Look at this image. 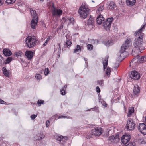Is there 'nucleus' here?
Listing matches in <instances>:
<instances>
[{"instance_id":"obj_1","label":"nucleus","mask_w":146,"mask_h":146,"mask_svg":"<svg viewBox=\"0 0 146 146\" xmlns=\"http://www.w3.org/2000/svg\"><path fill=\"white\" fill-rule=\"evenodd\" d=\"M30 9L32 17L31 27L32 28L34 29L38 23V16L35 11L33 10L32 9Z\"/></svg>"},{"instance_id":"obj_2","label":"nucleus","mask_w":146,"mask_h":146,"mask_svg":"<svg viewBox=\"0 0 146 146\" xmlns=\"http://www.w3.org/2000/svg\"><path fill=\"white\" fill-rule=\"evenodd\" d=\"M140 36L136 38L134 41V45L135 47L138 48L140 50H143L145 49L143 46V45L142 35H139Z\"/></svg>"},{"instance_id":"obj_3","label":"nucleus","mask_w":146,"mask_h":146,"mask_svg":"<svg viewBox=\"0 0 146 146\" xmlns=\"http://www.w3.org/2000/svg\"><path fill=\"white\" fill-rule=\"evenodd\" d=\"M89 10V9L86 7L85 6V3H82L79 8L78 12L81 17L82 18L85 19L87 17Z\"/></svg>"},{"instance_id":"obj_4","label":"nucleus","mask_w":146,"mask_h":146,"mask_svg":"<svg viewBox=\"0 0 146 146\" xmlns=\"http://www.w3.org/2000/svg\"><path fill=\"white\" fill-rule=\"evenodd\" d=\"M26 44L29 48L33 47L36 44L38 39L34 36H28L26 38Z\"/></svg>"},{"instance_id":"obj_5","label":"nucleus","mask_w":146,"mask_h":146,"mask_svg":"<svg viewBox=\"0 0 146 146\" xmlns=\"http://www.w3.org/2000/svg\"><path fill=\"white\" fill-rule=\"evenodd\" d=\"M131 41L130 39H127L125 41V43L123 44L119 51V55L120 57H123L124 56V53L125 52V50L129 47Z\"/></svg>"},{"instance_id":"obj_6","label":"nucleus","mask_w":146,"mask_h":146,"mask_svg":"<svg viewBox=\"0 0 146 146\" xmlns=\"http://www.w3.org/2000/svg\"><path fill=\"white\" fill-rule=\"evenodd\" d=\"M113 20V18L112 17L108 18L106 21L103 22L104 27L106 31L110 30Z\"/></svg>"},{"instance_id":"obj_7","label":"nucleus","mask_w":146,"mask_h":146,"mask_svg":"<svg viewBox=\"0 0 146 146\" xmlns=\"http://www.w3.org/2000/svg\"><path fill=\"white\" fill-rule=\"evenodd\" d=\"M135 124L132 119H129L127 121L126 128L127 130H133L135 127Z\"/></svg>"},{"instance_id":"obj_8","label":"nucleus","mask_w":146,"mask_h":146,"mask_svg":"<svg viewBox=\"0 0 146 146\" xmlns=\"http://www.w3.org/2000/svg\"><path fill=\"white\" fill-rule=\"evenodd\" d=\"M138 129L143 134H146V125L144 123H140L138 126Z\"/></svg>"},{"instance_id":"obj_9","label":"nucleus","mask_w":146,"mask_h":146,"mask_svg":"<svg viewBox=\"0 0 146 146\" xmlns=\"http://www.w3.org/2000/svg\"><path fill=\"white\" fill-rule=\"evenodd\" d=\"M102 130L101 128H94L91 131V133L92 135L95 136H99L102 134Z\"/></svg>"},{"instance_id":"obj_10","label":"nucleus","mask_w":146,"mask_h":146,"mask_svg":"<svg viewBox=\"0 0 146 146\" xmlns=\"http://www.w3.org/2000/svg\"><path fill=\"white\" fill-rule=\"evenodd\" d=\"M62 13V11L60 9L54 8L52 10V13L53 16H61Z\"/></svg>"},{"instance_id":"obj_11","label":"nucleus","mask_w":146,"mask_h":146,"mask_svg":"<svg viewBox=\"0 0 146 146\" xmlns=\"http://www.w3.org/2000/svg\"><path fill=\"white\" fill-rule=\"evenodd\" d=\"M130 135L126 134L122 136L121 138V141L125 145L130 140Z\"/></svg>"},{"instance_id":"obj_12","label":"nucleus","mask_w":146,"mask_h":146,"mask_svg":"<svg viewBox=\"0 0 146 146\" xmlns=\"http://www.w3.org/2000/svg\"><path fill=\"white\" fill-rule=\"evenodd\" d=\"M140 74L137 72L135 71H133L131 72L130 77L133 79L137 80L140 78Z\"/></svg>"},{"instance_id":"obj_13","label":"nucleus","mask_w":146,"mask_h":146,"mask_svg":"<svg viewBox=\"0 0 146 146\" xmlns=\"http://www.w3.org/2000/svg\"><path fill=\"white\" fill-rule=\"evenodd\" d=\"M56 139L58 141V143L63 144L67 141V138L66 137H63L61 136L57 137L56 138Z\"/></svg>"},{"instance_id":"obj_14","label":"nucleus","mask_w":146,"mask_h":146,"mask_svg":"<svg viewBox=\"0 0 146 146\" xmlns=\"http://www.w3.org/2000/svg\"><path fill=\"white\" fill-rule=\"evenodd\" d=\"M140 92V88L137 85L134 86V88L133 89V94L136 96H138Z\"/></svg>"},{"instance_id":"obj_15","label":"nucleus","mask_w":146,"mask_h":146,"mask_svg":"<svg viewBox=\"0 0 146 146\" xmlns=\"http://www.w3.org/2000/svg\"><path fill=\"white\" fill-rule=\"evenodd\" d=\"M108 140H110L111 142L116 143L119 140V139L118 135H116L115 137L112 135L109 137Z\"/></svg>"},{"instance_id":"obj_16","label":"nucleus","mask_w":146,"mask_h":146,"mask_svg":"<svg viewBox=\"0 0 146 146\" xmlns=\"http://www.w3.org/2000/svg\"><path fill=\"white\" fill-rule=\"evenodd\" d=\"M146 26V24H144L143 25L142 27L139 30H138V31H137L136 32H135V36H139V35H143V34L142 33V30L144 29L145 26Z\"/></svg>"},{"instance_id":"obj_17","label":"nucleus","mask_w":146,"mask_h":146,"mask_svg":"<svg viewBox=\"0 0 146 146\" xmlns=\"http://www.w3.org/2000/svg\"><path fill=\"white\" fill-rule=\"evenodd\" d=\"M104 19V18L102 15H99L96 19L97 23L99 25L101 24Z\"/></svg>"},{"instance_id":"obj_18","label":"nucleus","mask_w":146,"mask_h":146,"mask_svg":"<svg viewBox=\"0 0 146 146\" xmlns=\"http://www.w3.org/2000/svg\"><path fill=\"white\" fill-rule=\"evenodd\" d=\"M3 53L6 56H8L12 54V52L9 49H4L3 50Z\"/></svg>"},{"instance_id":"obj_19","label":"nucleus","mask_w":146,"mask_h":146,"mask_svg":"<svg viewBox=\"0 0 146 146\" xmlns=\"http://www.w3.org/2000/svg\"><path fill=\"white\" fill-rule=\"evenodd\" d=\"M34 53L33 52L29 51H27L25 52V56L29 59H31L33 56Z\"/></svg>"},{"instance_id":"obj_20","label":"nucleus","mask_w":146,"mask_h":146,"mask_svg":"<svg viewBox=\"0 0 146 146\" xmlns=\"http://www.w3.org/2000/svg\"><path fill=\"white\" fill-rule=\"evenodd\" d=\"M94 22V19L92 18V16L90 15V18L88 19L87 22V25H91L93 27Z\"/></svg>"},{"instance_id":"obj_21","label":"nucleus","mask_w":146,"mask_h":146,"mask_svg":"<svg viewBox=\"0 0 146 146\" xmlns=\"http://www.w3.org/2000/svg\"><path fill=\"white\" fill-rule=\"evenodd\" d=\"M116 7L115 4L113 2L111 1L108 4L107 8L108 9H113Z\"/></svg>"},{"instance_id":"obj_22","label":"nucleus","mask_w":146,"mask_h":146,"mask_svg":"<svg viewBox=\"0 0 146 146\" xmlns=\"http://www.w3.org/2000/svg\"><path fill=\"white\" fill-rule=\"evenodd\" d=\"M136 3V0H126V3L127 5L132 6L134 5Z\"/></svg>"},{"instance_id":"obj_23","label":"nucleus","mask_w":146,"mask_h":146,"mask_svg":"<svg viewBox=\"0 0 146 146\" xmlns=\"http://www.w3.org/2000/svg\"><path fill=\"white\" fill-rule=\"evenodd\" d=\"M134 108L129 107V108L128 112L127 115V117H130L132 114L134 113Z\"/></svg>"},{"instance_id":"obj_24","label":"nucleus","mask_w":146,"mask_h":146,"mask_svg":"<svg viewBox=\"0 0 146 146\" xmlns=\"http://www.w3.org/2000/svg\"><path fill=\"white\" fill-rule=\"evenodd\" d=\"M108 64V58H105V60L103 61V68L104 69L106 68Z\"/></svg>"},{"instance_id":"obj_25","label":"nucleus","mask_w":146,"mask_h":146,"mask_svg":"<svg viewBox=\"0 0 146 146\" xmlns=\"http://www.w3.org/2000/svg\"><path fill=\"white\" fill-rule=\"evenodd\" d=\"M66 38L67 40L66 42L65 43L64 46L65 47H68V46L69 47L72 44V43L71 42L70 40L68 39L67 36L66 37Z\"/></svg>"},{"instance_id":"obj_26","label":"nucleus","mask_w":146,"mask_h":146,"mask_svg":"<svg viewBox=\"0 0 146 146\" xmlns=\"http://www.w3.org/2000/svg\"><path fill=\"white\" fill-rule=\"evenodd\" d=\"M104 44L107 46H109L113 44V43L112 41L111 40H109L107 42H104Z\"/></svg>"},{"instance_id":"obj_27","label":"nucleus","mask_w":146,"mask_h":146,"mask_svg":"<svg viewBox=\"0 0 146 146\" xmlns=\"http://www.w3.org/2000/svg\"><path fill=\"white\" fill-rule=\"evenodd\" d=\"M45 135L42 132H40L39 135V137L38 138H36V140H40L43 139L44 138Z\"/></svg>"},{"instance_id":"obj_28","label":"nucleus","mask_w":146,"mask_h":146,"mask_svg":"<svg viewBox=\"0 0 146 146\" xmlns=\"http://www.w3.org/2000/svg\"><path fill=\"white\" fill-rule=\"evenodd\" d=\"M81 50V49L80 46L78 45L76 46V47L75 49H74V53H76L79 51H80Z\"/></svg>"},{"instance_id":"obj_29","label":"nucleus","mask_w":146,"mask_h":146,"mask_svg":"<svg viewBox=\"0 0 146 146\" xmlns=\"http://www.w3.org/2000/svg\"><path fill=\"white\" fill-rule=\"evenodd\" d=\"M13 58L12 57H9L6 59V62H5V64L9 63L12 60Z\"/></svg>"},{"instance_id":"obj_30","label":"nucleus","mask_w":146,"mask_h":146,"mask_svg":"<svg viewBox=\"0 0 146 146\" xmlns=\"http://www.w3.org/2000/svg\"><path fill=\"white\" fill-rule=\"evenodd\" d=\"M141 63H143L146 61V56H142L139 59Z\"/></svg>"},{"instance_id":"obj_31","label":"nucleus","mask_w":146,"mask_h":146,"mask_svg":"<svg viewBox=\"0 0 146 146\" xmlns=\"http://www.w3.org/2000/svg\"><path fill=\"white\" fill-rule=\"evenodd\" d=\"M110 72L111 70L110 68L108 67H107L105 72L106 73V74L107 76H110Z\"/></svg>"},{"instance_id":"obj_32","label":"nucleus","mask_w":146,"mask_h":146,"mask_svg":"<svg viewBox=\"0 0 146 146\" xmlns=\"http://www.w3.org/2000/svg\"><path fill=\"white\" fill-rule=\"evenodd\" d=\"M22 55V53L21 52H17L15 54L14 56L17 57V58L21 56V55Z\"/></svg>"},{"instance_id":"obj_33","label":"nucleus","mask_w":146,"mask_h":146,"mask_svg":"<svg viewBox=\"0 0 146 146\" xmlns=\"http://www.w3.org/2000/svg\"><path fill=\"white\" fill-rule=\"evenodd\" d=\"M15 1V0H6L5 2L8 4H9L14 3Z\"/></svg>"},{"instance_id":"obj_34","label":"nucleus","mask_w":146,"mask_h":146,"mask_svg":"<svg viewBox=\"0 0 146 146\" xmlns=\"http://www.w3.org/2000/svg\"><path fill=\"white\" fill-rule=\"evenodd\" d=\"M57 48H58V54L59 55V56H60V51L61 50V48L60 47V45L59 44H57Z\"/></svg>"},{"instance_id":"obj_35","label":"nucleus","mask_w":146,"mask_h":146,"mask_svg":"<svg viewBox=\"0 0 146 146\" xmlns=\"http://www.w3.org/2000/svg\"><path fill=\"white\" fill-rule=\"evenodd\" d=\"M63 24L62 23H61V25L59 27H58L57 29V31H59V32H60L61 30V29L63 28Z\"/></svg>"},{"instance_id":"obj_36","label":"nucleus","mask_w":146,"mask_h":146,"mask_svg":"<svg viewBox=\"0 0 146 146\" xmlns=\"http://www.w3.org/2000/svg\"><path fill=\"white\" fill-rule=\"evenodd\" d=\"M87 49L88 50H91L93 49V46L91 44H88L87 46Z\"/></svg>"},{"instance_id":"obj_37","label":"nucleus","mask_w":146,"mask_h":146,"mask_svg":"<svg viewBox=\"0 0 146 146\" xmlns=\"http://www.w3.org/2000/svg\"><path fill=\"white\" fill-rule=\"evenodd\" d=\"M68 18L65 17H63L61 21L62 22L61 23H62L64 24V23H65L68 20Z\"/></svg>"},{"instance_id":"obj_38","label":"nucleus","mask_w":146,"mask_h":146,"mask_svg":"<svg viewBox=\"0 0 146 146\" xmlns=\"http://www.w3.org/2000/svg\"><path fill=\"white\" fill-rule=\"evenodd\" d=\"M135 143L134 142H133L129 143L127 145H123V146H135Z\"/></svg>"},{"instance_id":"obj_39","label":"nucleus","mask_w":146,"mask_h":146,"mask_svg":"<svg viewBox=\"0 0 146 146\" xmlns=\"http://www.w3.org/2000/svg\"><path fill=\"white\" fill-rule=\"evenodd\" d=\"M3 73L4 76H9V72L7 70L3 71Z\"/></svg>"},{"instance_id":"obj_40","label":"nucleus","mask_w":146,"mask_h":146,"mask_svg":"<svg viewBox=\"0 0 146 146\" xmlns=\"http://www.w3.org/2000/svg\"><path fill=\"white\" fill-rule=\"evenodd\" d=\"M98 83L101 86H103L104 84V80H98L97 81Z\"/></svg>"},{"instance_id":"obj_41","label":"nucleus","mask_w":146,"mask_h":146,"mask_svg":"<svg viewBox=\"0 0 146 146\" xmlns=\"http://www.w3.org/2000/svg\"><path fill=\"white\" fill-rule=\"evenodd\" d=\"M35 77L37 80H40L42 79L41 75L38 74L36 75Z\"/></svg>"},{"instance_id":"obj_42","label":"nucleus","mask_w":146,"mask_h":146,"mask_svg":"<svg viewBox=\"0 0 146 146\" xmlns=\"http://www.w3.org/2000/svg\"><path fill=\"white\" fill-rule=\"evenodd\" d=\"M37 103L38 104L39 106H40L41 104L44 103V101L39 100L38 101Z\"/></svg>"},{"instance_id":"obj_43","label":"nucleus","mask_w":146,"mask_h":146,"mask_svg":"<svg viewBox=\"0 0 146 146\" xmlns=\"http://www.w3.org/2000/svg\"><path fill=\"white\" fill-rule=\"evenodd\" d=\"M49 73V69L47 68H45L44 72V74L46 76H47Z\"/></svg>"},{"instance_id":"obj_44","label":"nucleus","mask_w":146,"mask_h":146,"mask_svg":"<svg viewBox=\"0 0 146 146\" xmlns=\"http://www.w3.org/2000/svg\"><path fill=\"white\" fill-rule=\"evenodd\" d=\"M68 20H69V21L70 23H72V24H73V23H74V19L72 17H70L69 19L68 18Z\"/></svg>"},{"instance_id":"obj_45","label":"nucleus","mask_w":146,"mask_h":146,"mask_svg":"<svg viewBox=\"0 0 146 146\" xmlns=\"http://www.w3.org/2000/svg\"><path fill=\"white\" fill-rule=\"evenodd\" d=\"M69 117H67V116H65L62 115L59 116L58 117V119L62 118H69Z\"/></svg>"},{"instance_id":"obj_46","label":"nucleus","mask_w":146,"mask_h":146,"mask_svg":"<svg viewBox=\"0 0 146 146\" xmlns=\"http://www.w3.org/2000/svg\"><path fill=\"white\" fill-rule=\"evenodd\" d=\"M92 42L93 44L96 45L98 44V40H93Z\"/></svg>"},{"instance_id":"obj_47","label":"nucleus","mask_w":146,"mask_h":146,"mask_svg":"<svg viewBox=\"0 0 146 146\" xmlns=\"http://www.w3.org/2000/svg\"><path fill=\"white\" fill-rule=\"evenodd\" d=\"M37 116V115L33 114L31 116V118L32 120H34Z\"/></svg>"},{"instance_id":"obj_48","label":"nucleus","mask_w":146,"mask_h":146,"mask_svg":"<svg viewBox=\"0 0 146 146\" xmlns=\"http://www.w3.org/2000/svg\"><path fill=\"white\" fill-rule=\"evenodd\" d=\"M104 9V7L103 6H100L98 9V12H100L102 10Z\"/></svg>"},{"instance_id":"obj_49","label":"nucleus","mask_w":146,"mask_h":146,"mask_svg":"<svg viewBox=\"0 0 146 146\" xmlns=\"http://www.w3.org/2000/svg\"><path fill=\"white\" fill-rule=\"evenodd\" d=\"M50 38H47L46 40V42H45L43 44V45L44 46H45L48 43V42L49 41V40Z\"/></svg>"},{"instance_id":"obj_50","label":"nucleus","mask_w":146,"mask_h":146,"mask_svg":"<svg viewBox=\"0 0 146 146\" xmlns=\"http://www.w3.org/2000/svg\"><path fill=\"white\" fill-rule=\"evenodd\" d=\"M91 109L92 110H94L96 111H98V107H97V106H96L94 108Z\"/></svg>"},{"instance_id":"obj_51","label":"nucleus","mask_w":146,"mask_h":146,"mask_svg":"<svg viewBox=\"0 0 146 146\" xmlns=\"http://www.w3.org/2000/svg\"><path fill=\"white\" fill-rule=\"evenodd\" d=\"M93 135H92V134L91 133L90 134H89V135H88L87 136H86V138L87 139H90V138L91 137H92V136Z\"/></svg>"},{"instance_id":"obj_52","label":"nucleus","mask_w":146,"mask_h":146,"mask_svg":"<svg viewBox=\"0 0 146 146\" xmlns=\"http://www.w3.org/2000/svg\"><path fill=\"white\" fill-rule=\"evenodd\" d=\"M60 92L61 94L62 95H64L65 94V91L64 90L62 89V90H60Z\"/></svg>"},{"instance_id":"obj_53","label":"nucleus","mask_w":146,"mask_h":146,"mask_svg":"<svg viewBox=\"0 0 146 146\" xmlns=\"http://www.w3.org/2000/svg\"><path fill=\"white\" fill-rule=\"evenodd\" d=\"M96 89L97 92L98 93H99L100 92V89L99 88V87L98 86H97L96 88Z\"/></svg>"},{"instance_id":"obj_54","label":"nucleus","mask_w":146,"mask_h":146,"mask_svg":"<svg viewBox=\"0 0 146 146\" xmlns=\"http://www.w3.org/2000/svg\"><path fill=\"white\" fill-rule=\"evenodd\" d=\"M46 127H48L49 125L50 121L49 120H47L46 123Z\"/></svg>"},{"instance_id":"obj_55","label":"nucleus","mask_w":146,"mask_h":146,"mask_svg":"<svg viewBox=\"0 0 146 146\" xmlns=\"http://www.w3.org/2000/svg\"><path fill=\"white\" fill-rule=\"evenodd\" d=\"M119 64L118 63H116L115 64V66L114 67V68L115 69H117L118 68V66H119Z\"/></svg>"},{"instance_id":"obj_56","label":"nucleus","mask_w":146,"mask_h":146,"mask_svg":"<svg viewBox=\"0 0 146 146\" xmlns=\"http://www.w3.org/2000/svg\"><path fill=\"white\" fill-rule=\"evenodd\" d=\"M5 103V101H4L1 99H0V104H4Z\"/></svg>"},{"instance_id":"obj_57","label":"nucleus","mask_w":146,"mask_h":146,"mask_svg":"<svg viewBox=\"0 0 146 146\" xmlns=\"http://www.w3.org/2000/svg\"><path fill=\"white\" fill-rule=\"evenodd\" d=\"M7 70L6 69V67H4L3 68L2 70L3 71V72L4 71H5L6 70Z\"/></svg>"},{"instance_id":"obj_58","label":"nucleus","mask_w":146,"mask_h":146,"mask_svg":"<svg viewBox=\"0 0 146 146\" xmlns=\"http://www.w3.org/2000/svg\"><path fill=\"white\" fill-rule=\"evenodd\" d=\"M3 3V2L2 0H0V6Z\"/></svg>"},{"instance_id":"obj_59","label":"nucleus","mask_w":146,"mask_h":146,"mask_svg":"<svg viewBox=\"0 0 146 146\" xmlns=\"http://www.w3.org/2000/svg\"><path fill=\"white\" fill-rule=\"evenodd\" d=\"M67 87V86L65 85L62 88L64 90V88H66Z\"/></svg>"},{"instance_id":"obj_60","label":"nucleus","mask_w":146,"mask_h":146,"mask_svg":"<svg viewBox=\"0 0 146 146\" xmlns=\"http://www.w3.org/2000/svg\"><path fill=\"white\" fill-rule=\"evenodd\" d=\"M2 58H3L2 56L0 55V61L2 60Z\"/></svg>"},{"instance_id":"obj_61","label":"nucleus","mask_w":146,"mask_h":146,"mask_svg":"<svg viewBox=\"0 0 146 146\" xmlns=\"http://www.w3.org/2000/svg\"><path fill=\"white\" fill-rule=\"evenodd\" d=\"M84 59L85 61H86V60H87V59L86 58H85L84 57Z\"/></svg>"},{"instance_id":"obj_62","label":"nucleus","mask_w":146,"mask_h":146,"mask_svg":"<svg viewBox=\"0 0 146 146\" xmlns=\"http://www.w3.org/2000/svg\"><path fill=\"white\" fill-rule=\"evenodd\" d=\"M56 48H54V52H56Z\"/></svg>"},{"instance_id":"obj_63","label":"nucleus","mask_w":146,"mask_h":146,"mask_svg":"<svg viewBox=\"0 0 146 146\" xmlns=\"http://www.w3.org/2000/svg\"><path fill=\"white\" fill-rule=\"evenodd\" d=\"M85 63H87V60H86V61H85Z\"/></svg>"},{"instance_id":"obj_64","label":"nucleus","mask_w":146,"mask_h":146,"mask_svg":"<svg viewBox=\"0 0 146 146\" xmlns=\"http://www.w3.org/2000/svg\"><path fill=\"white\" fill-rule=\"evenodd\" d=\"M105 107H106L107 106V104H106V105H105Z\"/></svg>"}]
</instances>
